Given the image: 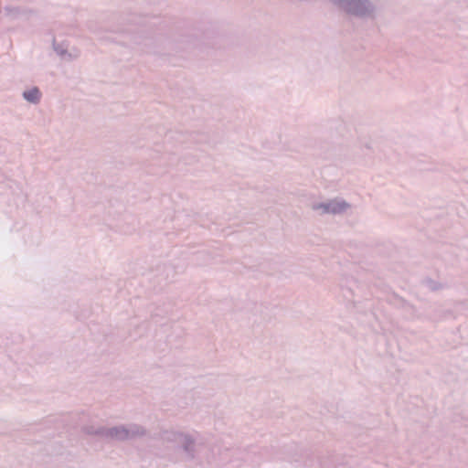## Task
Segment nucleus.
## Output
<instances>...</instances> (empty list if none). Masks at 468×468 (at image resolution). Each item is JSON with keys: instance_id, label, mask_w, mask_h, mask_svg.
<instances>
[{"instance_id": "3", "label": "nucleus", "mask_w": 468, "mask_h": 468, "mask_svg": "<svg viewBox=\"0 0 468 468\" xmlns=\"http://www.w3.org/2000/svg\"><path fill=\"white\" fill-rule=\"evenodd\" d=\"M350 204L344 199H330L325 202H314L311 205L314 211L319 212L320 215H340L345 213L349 207Z\"/></svg>"}, {"instance_id": "7", "label": "nucleus", "mask_w": 468, "mask_h": 468, "mask_svg": "<svg viewBox=\"0 0 468 468\" xmlns=\"http://www.w3.org/2000/svg\"><path fill=\"white\" fill-rule=\"evenodd\" d=\"M22 97L32 104H37L41 100V92L37 87H33L29 90H24Z\"/></svg>"}, {"instance_id": "6", "label": "nucleus", "mask_w": 468, "mask_h": 468, "mask_svg": "<svg viewBox=\"0 0 468 468\" xmlns=\"http://www.w3.org/2000/svg\"><path fill=\"white\" fill-rule=\"evenodd\" d=\"M4 11L5 16L11 20L22 19V18H29V16L34 13L33 10L21 7V6H12L6 5L4 7Z\"/></svg>"}, {"instance_id": "2", "label": "nucleus", "mask_w": 468, "mask_h": 468, "mask_svg": "<svg viewBox=\"0 0 468 468\" xmlns=\"http://www.w3.org/2000/svg\"><path fill=\"white\" fill-rule=\"evenodd\" d=\"M143 438H151L150 431L143 425L131 422L112 426V443L132 441Z\"/></svg>"}, {"instance_id": "5", "label": "nucleus", "mask_w": 468, "mask_h": 468, "mask_svg": "<svg viewBox=\"0 0 468 468\" xmlns=\"http://www.w3.org/2000/svg\"><path fill=\"white\" fill-rule=\"evenodd\" d=\"M131 41L138 46L141 51L144 53H156V38L148 34H144V31H140L133 35Z\"/></svg>"}, {"instance_id": "1", "label": "nucleus", "mask_w": 468, "mask_h": 468, "mask_svg": "<svg viewBox=\"0 0 468 468\" xmlns=\"http://www.w3.org/2000/svg\"><path fill=\"white\" fill-rule=\"evenodd\" d=\"M164 444H175L181 452L185 461H193L199 457L206 445V440L199 434H192L178 431L165 430L157 437Z\"/></svg>"}, {"instance_id": "4", "label": "nucleus", "mask_w": 468, "mask_h": 468, "mask_svg": "<svg viewBox=\"0 0 468 468\" xmlns=\"http://www.w3.org/2000/svg\"><path fill=\"white\" fill-rule=\"evenodd\" d=\"M81 432L91 439L105 443H112V427L97 424H85L80 429Z\"/></svg>"}, {"instance_id": "8", "label": "nucleus", "mask_w": 468, "mask_h": 468, "mask_svg": "<svg viewBox=\"0 0 468 468\" xmlns=\"http://www.w3.org/2000/svg\"><path fill=\"white\" fill-rule=\"evenodd\" d=\"M53 48L54 50L56 51V53L60 56V57H63L67 54V49L63 47L62 44H57L55 41L53 43Z\"/></svg>"}]
</instances>
